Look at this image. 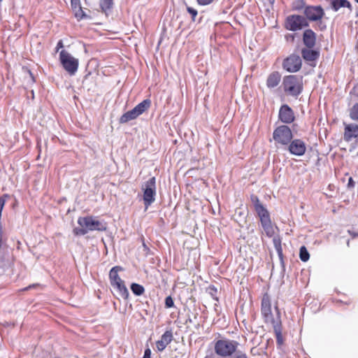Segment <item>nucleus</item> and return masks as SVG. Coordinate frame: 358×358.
<instances>
[{"label":"nucleus","mask_w":358,"mask_h":358,"mask_svg":"<svg viewBox=\"0 0 358 358\" xmlns=\"http://www.w3.org/2000/svg\"><path fill=\"white\" fill-rule=\"evenodd\" d=\"M326 1L330 2L331 0H325Z\"/></svg>","instance_id":"nucleus-45"},{"label":"nucleus","mask_w":358,"mask_h":358,"mask_svg":"<svg viewBox=\"0 0 358 358\" xmlns=\"http://www.w3.org/2000/svg\"><path fill=\"white\" fill-rule=\"evenodd\" d=\"M299 257L301 261L306 262L309 259L310 255L305 246H301L299 251Z\"/></svg>","instance_id":"nucleus-25"},{"label":"nucleus","mask_w":358,"mask_h":358,"mask_svg":"<svg viewBox=\"0 0 358 358\" xmlns=\"http://www.w3.org/2000/svg\"><path fill=\"white\" fill-rule=\"evenodd\" d=\"M71 6L73 10H77L81 7L80 1V0H71Z\"/></svg>","instance_id":"nucleus-32"},{"label":"nucleus","mask_w":358,"mask_h":358,"mask_svg":"<svg viewBox=\"0 0 358 358\" xmlns=\"http://www.w3.org/2000/svg\"><path fill=\"white\" fill-rule=\"evenodd\" d=\"M204 358H208V357H207V356H206V357H205Z\"/></svg>","instance_id":"nucleus-47"},{"label":"nucleus","mask_w":358,"mask_h":358,"mask_svg":"<svg viewBox=\"0 0 358 358\" xmlns=\"http://www.w3.org/2000/svg\"><path fill=\"white\" fill-rule=\"evenodd\" d=\"M35 287V285H29V287L24 288V290H28V289H31V287Z\"/></svg>","instance_id":"nucleus-41"},{"label":"nucleus","mask_w":358,"mask_h":358,"mask_svg":"<svg viewBox=\"0 0 358 358\" xmlns=\"http://www.w3.org/2000/svg\"><path fill=\"white\" fill-rule=\"evenodd\" d=\"M292 37V41H294V36L293 35L290 36Z\"/></svg>","instance_id":"nucleus-43"},{"label":"nucleus","mask_w":358,"mask_h":358,"mask_svg":"<svg viewBox=\"0 0 358 358\" xmlns=\"http://www.w3.org/2000/svg\"><path fill=\"white\" fill-rule=\"evenodd\" d=\"M268 1H269V2H270V3H273L275 1V0H268Z\"/></svg>","instance_id":"nucleus-42"},{"label":"nucleus","mask_w":358,"mask_h":358,"mask_svg":"<svg viewBox=\"0 0 358 358\" xmlns=\"http://www.w3.org/2000/svg\"><path fill=\"white\" fill-rule=\"evenodd\" d=\"M306 21L320 22L325 15L324 10L321 6H308L303 10Z\"/></svg>","instance_id":"nucleus-12"},{"label":"nucleus","mask_w":358,"mask_h":358,"mask_svg":"<svg viewBox=\"0 0 358 358\" xmlns=\"http://www.w3.org/2000/svg\"><path fill=\"white\" fill-rule=\"evenodd\" d=\"M331 8L338 11L341 8H348L350 11L352 10V5L348 0H331Z\"/></svg>","instance_id":"nucleus-20"},{"label":"nucleus","mask_w":358,"mask_h":358,"mask_svg":"<svg viewBox=\"0 0 358 358\" xmlns=\"http://www.w3.org/2000/svg\"><path fill=\"white\" fill-rule=\"evenodd\" d=\"M187 10L192 15V21H195V18L198 14L197 10L192 7H187Z\"/></svg>","instance_id":"nucleus-30"},{"label":"nucleus","mask_w":358,"mask_h":358,"mask_svg":"<svg viewBox=\"0 0 358 358\" xmlns=\"http://www.w3.org/2000/svg\"><path fill=\"white\" fill-rule=\"evenodd\" d=\"M251 201L254 205L255 210L259 217L262 228L268 237H272L275 234V229L272 224L270 213L267 209L262 204L257 196L252 194L250 196Z\"/></svg>","instance_id":"nucleus-2"},{"label":"nucleus","mask_w":358,"mask_h":358,"mask_svg":"<svg viewBox=\"0 0 358 358\" xmlns=\"http://www.w3.org/2000/svg\"><path fill=\"white\" fill-rule=\"evenodd\" d=\"M303 58L307 62L315 61L319 57V52L311 50L310 48H303L301 50Z\"/></svg>","instance_id":"nucleus-21"},{"label":"nucleus","mask_w":358,"mask_h":358,"mask_svg":"<svg viewBox=\"0 0 358 358\" xmlns=\"http://www.w3.org/2000/svg\"><path fill=\"white\" fill-rule=\"evenodd\" d=\"M122 270V268L119 266L113 267L109 272V279L110 285L117 289L119 294L124 299H127L129 295V291L125 285L124 281L122 280L118 275V272Z\"/></svg>","instance_id":"nucleus-5"},{"label":"nucleus","mask_w":358,"mask_h":358,"mask_svg":"<svg viewBox=\"0 0 358 358\" xmlns=\"http://www.w3.org/2000/svg\"><path fill=\"white\" fill-rule=\"evenodd\" d=\"M78 224L80 227H76L73 230L75 236H83L92 231H104L107 229L105 223L92 215L79 217Z\"/></svg>","instance_id":"nucleus-1"},{"label":"nucleus","mask_w":358,"mask_h":358,"mask_svg":"<svg viewBox=\"0 0 358 358\" xmlns=\"http://www.w3.org/2000/svg\"><path fill=\"white\" fill-rule=\"evenodd\" d=\"M348 234L352 237V238H355V237H357L358 236V231L357 232H355V231H351V230H348Z\"/></svg>","instance_id":"nucleus-40"},{"label":"nucleus","mask_w":358,"mask_h":358,"mask_svg":"<svg viewBox=\"0 0 358 358\" xmlns=\"http://www.w3.org/2000/svg\"><path fill=\"white\" fill-rule=\"evenodd\" d=\"M355 185V181L353 180L352 177H350L348 179V185H347L348 187L352 189V188H354Z\"/></svg>","instance_id":"nucleus-36"},{"label":"nucleus","mask_w":358,"mask_h":358,"mask_svg":"<svg viewBox=\"0 0 358 358\" xmlns=\"http://www.w3.org/2000/svg\"><path fill=\"white\" fill-rule=\"evenodd\" d=\"M131 289L134 294L136 296H141L145 292L143 286L135 282L131 285Z\"/></svg>","instance_id":"nucleus-23"},{"label":"nucleus","mask_w":358,"mask_h":358,"mask_svg":"<svg viewBox=\"0 0 358 358\" xmlns=\"http://www.w3.org/2000/svg\"><path fill=\"white\" fill-rule=\"evenodd\" d=\"M275 310L278 311V315H279L280 313L277 306H275ZM261 314L265 323H270L273 325L280 322V315H278L276 319L273 315L271 310V300L268 293H265L262 296L261 303Z\"/></svg>","instance_id":"nucleus-6"},{"label":"nucleus","mask_w":358,"mask_h":358,"mask_svg":"<svg viewBox=\"0 0 358 358\" xmlns=\"http://www.w3.org/2000/svg\"><path fill=\"white\" fill-rule=\"evenodd\" d=\"M173 336L171 330L166 331L161 336L160 340L156 342V347L159 352L165 350L169 344L173 341Z\"/></svg>","instance_id":"nucleus-16"},{"label":"nucleus","mask_w":358,"mask_h":358,"mask_svg":"<svg viewBox=\"0 0 358 358\" xmlns=\"http://www.w3.org/2000/svg\"><path fill=\"white\" fill-rule=\"evenodd\" d=\"M273 243L277 250L280 252L281 250V243L280 238H274Z\"/></svg>","instance_id":"nucleus-33"},{"label":"nucleus","mask_w":358,"mask_h":358,"mask_svg":"<svg viewBox=\"0 0 358 358\" xmlns=\"http://www.w3.org/2000/svg\"><path fill=\"white\" fill-rule=\"evenodd\" d=\"M143 358H151V350L149 348L145 350Z\"/></svg>","instance_id":"nucleus-37"},{"label":"nucleus","mask_w":358,"mask_h":358,"mask_svg":"<svg viewBox=\"0 0 358 358\" xmlns=\"http://www.w3.org/2000/svg\"><path fill=\"white\" fill-rule=\"evenodd\" d=\"M151 103V100L149 99L143 100L136 105L132 110L124 113L120 117V123L125 124L131 120L136 119L139 115H142L150 108Z\"/></svg>","instance_id":"nucleus-7"},{"label":"nucleus","mask_w":358,"mask_h":358,"mask_svg":"<svg viewBox=\"0 0 358 358\" xmlns=\"http://www.w3.org/2000/svg\"><path fill=\"white\" fill-rule=\"evenodd\" d=\"M143 201L146 208L152 203L156 195V180L155 177L150 178L142 187Z\"/></svg>","instance_id":"nucleus-10"},{"label":"nucleus","mask_w":358,"mask_h":358,"mask_svg":"<svg viewBox=\"0 0 358 358\" xmlns=\"http://www.w3.org/2000/svg\"><path fill=\"white\" fill-rule=\"evenodd\" d=\"M28 72H29V73L31 76H32V73H31V71H30V70H28Z\"/></svg>","instance_id":"nucleus-44"},{"label":"nucleus","mask_w":358,"mask_h":358,"mask_svg":"<svg viewBox=\"0 0 358 358\" xmlns=\"http://www.w3.org/2000/svg\"><path fill=\"white\" fill-rule=\"evenodd\" d=\"M287 146L288 151L295 156H302L306 151L305 142L299 138L292 139Z\"/></svg>","instance_id":"nucleus-14"},{"label":"nucleus","mask_w":358,"mask_h":358,"mask_svg":"<svg viewBox=\"0 0 358 358\" xmlns=\"http://www.w3.org/2000/svg\"><path fill=\"white\" fill-rule=\"evenodd\" d=\"M278 118L283 123H292L295 120L294 113L288 105L284 104L280 108Z\"/></svg>","instance_id":"nucleus-15"},{"label":"nucleus","mask_w":358,"mask_h":358,"mask_svg":"<svg viewBox=\"0 0 358 358\" xmlns=\"http://www.w3.org/2000/svg\"><path fill=\"white\" fill-rule=\"evenodd\" d=\"M238 345V342L234 340L228 338L219 339L215 341L214 351L220 357H231L236 352Z\"/></svg>","instance_id":"nucleus-3"},{"label":"nucleus","mask_w":358,"mask_h":358,"mask_svg":"<svg viewBox=\"0 0 358 358\" xmlns=\"http://www.w3.org/2000/svg\"><path fill=\"white\" fill-rule=\"evenodd\" d=\"M281 80V75L278 71L270 73L266 80V85L268 88H273L278 85Z\"/></svg>","instance_id":"nucleus-19"},{"label":"nucleus","mask_w":358,"mask_h":358,"mask_svg":"<svg viewBox=\"0 0 358 358\" xmlns=\"http://www.w3.org/2000/svg\"><path fill=\"white\" fill-rule=\"evenodd\" d=\"M307 6L304 0H295L292 4V8L295 10H305Z\"/></svg>","instance_id":"nucleus-24"},{"label":"nucleus","mask_w":358,"mask_h":358,"mask_svg":"<svg viewBox=\"0 0 358 358\" xmlns=\"http://www.w3.org/2000/svg\"><path fill=\"white\" fill-rule=\"evenodd\" d=\"M235 358H249L245 353L239 352L236 356Z\"/></svg>","instance_id":"nucleus-38"},{"label":"nucleus","mask_w":358,"mask_h":358,"mask_svg":"<svg viewBox=\"0 0 358 358\" xmlns=\"http://www.w3.org/2000/svg\"><path fill=\"white\" fill-rule=\"evenodd\" d=\"M358 137V125L348 124L345 125L343 138L346 142H350L352 139Z\"/></svg>","instance_id":"nucleus-17"},{"label":"nucleus","mask_w":358,"mask_h":358,"mask_svg":"<svg viewBox=\"0 0 358 358\" xmlns=\"http://www.w3.org/2000/svg\"><path fill=\"white\" fill-rule=\"evenodd\" d=\"M5 265V256L3 252L0 249V268H3Z\"/></svg>","instance_id":"nucleus-35"},{"label":"nucleus","mask_w":358,"mask_h":358,"mask_svg":"<svg viewBox=\"0 0 358 358\" xmlns=\"http://www.w3.org/2000/svg\"><path fill=\"white\" fill-rule=\"evenodd\" d=\"M207 292L216 301H218V297L217 296V289L214 285H210L207 288Z\"/></svg>","instance_id":"nucleus-27"},{"label":"nucleus","mask_w":358,"mask_h":358,"mask_svg":"<svg viewBox=\"0 0 358 358\" xmlns=\"http://www.w3.org/2000/svg\"><path fill=\"white\" fill-rule=\"evenodd\" d=\"M214 0H196L199 5L207 6L213 2Z\"/></svg>","instance_id":"nucleus-34"},{"label":"nucleus","mask_w":358,"mask_h":358,"mask_svg":"<svg viewBox=\"0 0 358 358\" xmlns=\"http://www.w3.org/2000/svg\"><path fill=\"white\" fill-rule=\"evenodd\" d=\"M358 3V0H355Z\"/></svg>","instance_id":"nucleus-46"},{"label":"nucleus","mask_w":358,"mask_h":358,"mask_svg":"<svg viewBox=\"0 0 358 358\" xmlns=\"http://www.w3.org/2000/svg\"><path fill=\"white\" fill-rule=\"evenodd\" d=\"M64 47V43L62 40L59 41L57 46H56V51L57 52L59 49L62 48Z\"/></svg>","instance_id":"nucleus-39"},{"label":"nucleus","mask_w":358,"mask_h":358,"mask_svg":"<svg viewBox=\"0 0 358 358\" xmlns=\"http://www.w3.org/2000/svg\"><path fill=\"white\" fill-rule=\"evenodd\" d=\"M6 238H3V226L1 222H0V249H2L3 243L6 242Z\"/></svg>","instance_id":"nucleus-31"},{"label":"nucleus","mask_w":358,"mask_h":358,"mask_svg":"<svg viewBox=\"0 0 358 358\" xmlns=\"http://www.w3.org/2000/svg\"><path fill=\"white\" fill-rule=\"evenodd\" d=\"M308 26L306 19L299 15H291L286 18L285 27L290 31L300 30Z\"/></svg>","instance_id":"nucleus-11"},{"label":"nucleus","mask_w":358,"mask_h":358,"mask_svg":"<svg viewBox=\"0 0 358 358\" xmlns=\"http://www.w3.org/2000/svg\"><path fill=\"white\" fill-rule=\"evenodd\" d=\"M73 12L75 13L76 17H77L78 20H82L86 16V15L82 9V7L77 8V10H73Z\"/></svg>","instance_id":"nucleus-28"},{"label":"nucleus","mask_w":358,"mask_h":358,"mask_svg":"<svg viewBox=\"0 0 358 358\" xmlns=\"http://www.w3.org/2000/svg\"><path fill=\"white\" fill-rule=\"evenodd\" d=\"M174 306V301L171 296H168L165 299V307L170 308Z\"/></svg>","instance_id":"nucleus-29"},{"label":"nucleus","mask_w":358,"mask_h":358,"mask_svg":"<svg viewBox=\"0 0 358 358\" xmlns=\"http://www.w3.org/2000/svg\"><path fill=\"white\" fill-rule=\"evenodd\" d=\"M293 138V134L290 128L287 125H280L277 127L273 133V138L275 144L280 145H287Z\"/></svg>","instance_id":"nucleus-9"},{"label":"nucleus","mask_w":358,"mask_h":358,"mask_svg":"<svg viewBox=\"0 0 358 358\" xmlns=\"http://www.w3.org/2000/svg\"><path fill=\"white\" fill-rule=\"evenodd\" d=\"M303 41L304 45L308 48H312L315 45L316 35L312 29H306L303 34Z\"/></svg>","instance_id":"nucleus-18"},{"label":"nucleus","mask_w":358,"mask_h":358,"mask_svg":"<svg viewBox=\"0 0 358 358\" xmlns=\"http://www.w3.org/2000/svg\"><path fill=\"white\" fill-rule=\"evenodd\" d=\"M275 333L277 345L280 347L284 344V338L282 334V324L281 322L275 323L272 325Z\"/></svg>","instance_id":"nucleus-22"},{"label":"nucleus","mask_w":358,"mask_h":358,"mask_svg":"<svg viewBox=\"0 0 358 358\" xmlns=\"http://www.w3.org/2000/svg\"><path fill=\"white\" fill-rule=\"evenodd\" d=\"M59 61L64 69L71 76L74 75L78 69V59L73 57L69 52L62 50L59 52Z\"/></svg>","instance_id":"nucleus-8"},{"label":"nucleus","mask_w":358,"mask_h":358,"mask_svg":"<svg viewBox=\"0 0 358 358\" xmlns=\"http://www.w3.org/2000/svg\"><path fill=\"white\" fill-rule=\"evenodd\" d=\"M302 62L299 55H291L283 60L282 67L288 72H297L301 68Z\"/></svg>","instance_id":"nucleus-13"},{"label":"nucleus","mask_w":358,"mask_h":358,"mask_svg":"<svg viewBox=\"0 0 358 358\" xmlns=\"http://www.w3.org/2000/svg\"><path fill=\"white\" fill-rule=\"evenodd\" d=\"M77 358H78V357H77Z\"/></svg>","instance_id":"nucleus-48"},{"label":"nucleus","mask_w":358,"mask_h":358,"mask_svg":"<svg viewBox=\"0 0 358 358\" xmlns=\"http://www.w3.org/2000/svg\"><path fill=\"white\" fill-rule=\"evenodd\" d=\"M100 6L101 9L106 12L112 8L113 0H101Z\"/></svg>","instance_id":"nucleus-26"},{"label":"nucleus","mask_w":358,"mask_h":358,"mask_svg":"<svg viewBox=\"0 0 358 358\" xmlns=\"http://www.w3.org/2000/svg\"><path fill=\"white\" fill-rule=\"evenodd\" d=\"M282 86L287 94L296 97L303 89V77L297 75L286 76L283 78Z\"/></svg>","instance_id":"nucleus-4"}]
</instances>
